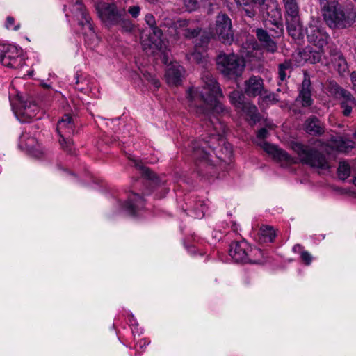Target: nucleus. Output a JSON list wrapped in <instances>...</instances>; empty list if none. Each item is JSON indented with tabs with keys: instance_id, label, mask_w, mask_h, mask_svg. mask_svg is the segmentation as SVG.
I'll list each match as a JSON object with an SVG mask.
<instances>
[{
	"instance_id": "obj_5",
	"label": "nucleus",
	"mask_w": 356,
	"mask_h": 356,
	"mask_svg": "<svg viewBox=\"0 0 356 356\" xmlns=\"http://www.w3.org/2000/svg\"><path fill=\"white\" fill-rule=\"evenodd\" d=\"M306 34L308 42L319 49H323L328 43L330 35L319 19H311L306 28Z\"/></svg>"
},
{
	"instance_id": "obj_2",
	"label": "nucleus",
	"mask_w": 356,
	"mask_h": 356,
	"mask_svg": "<svg viewBox=\"0 0 356 356\" xmlns=\"http://www.w3.org/2000/svg\"><path fill=\"white\" fill-rule=\"evenodd\" d=\"M320 8L326 24L331 29H346L354 22L355 15L335 0H319Z\"/></svg>"
},
{
	"instance_id": "obj_43",
	"label": "nucleus",
	"mask_w": 356,
	"mask_h": 356,
	"mask_svg": "<svg viewBox=\"0 0 356 356\" xmlns=\"http://www.w3.org/2000/svg\"><path fill=\"white\" fill-rule=\"evenodd\" d=\"M143 76L145 80L149 81L156 88L160 87V81L154 74L145 71L143 73Z\"/></svg>"
},
{
	"instance_id": "obj_41",
	"label": "nucleus",
	"mask_w": 356,
	"mask_h": 356,
	"mask_svg": "<svg viewBox=\"0 0 356 356\" xmlns=\"http://www.w3.org/2000/svg\"><path fill=\"white\" fill-rule=\"evenodd\" d=\"M260 233L266 240L272 242L275 238V232L272 227L263 226L260 229Z\"/></svg>"
},
{
	"instance_id": "obj_39",
	"label": "nucleus",
	"mask_w": 356,
	"mask_h": 356,
	"mask_svg": "<svg viewBox=\"0 0 356 356\" xmlns=\"http://www.w3.org/2000/svg\"><path fill=\"white\" fill-rule=\"evenodd\" d=\"M338 176L341 179L345 180L350 175V167L346 161H341L339 163L337 169Z\"/></svg>"
},
{
	"instance_id": "obj_33",
	"label": "nucleus",
	"mask_w": 356,
	"mask_h": 356,
	"mask_svg": "<svg viewBox=\"0 0 356 356\" xmlns=\"http://www.w3.org/2000/svg\"><path fill=\"white\" fill-rule=\"evenodd\" d=\"M250 2L244 3L243 11L244 15L248 17H254L258 11L261 12V2L257 3V1H249Z\"/></svg>"
},
{
	"instance_id": "obj_53",
	"label": "nucleus",
	"mask_w": 356,
	"mask_h": 356,
	"mask_svg": "<svg viewBox=\"0 0 356 356\" xmlns=\"http://www.w3.org/2000/svg\"><path fill=\"white\" fill-rule=\"evenodd\" d=\"M204 215V208L198 210H194V217L195 218H201Z\"/></svg>"
},
{
	"instance_id": "obj_10",
	"label": "nucleus",
	"mask_w": 356,
	"mask_h": 356,
	"mask_svg": "<svg viewBox=\"0 0 356 356\" xmlns=\"http://www.w3.org/2000/svg\"><path fill=\"white\" fill-rule=\"evenodd\" d=\"M316 146L325 149L329 153L327 147L339 152L346 153L355 147V142L342 136H332L328 143H325L320 140H316Z\"/></svg>"
},
{
	"instance_id": "obj_6",
	"label": "nucleus",
	"mask_w": 356,
	"mask_h": 356,
	"mask_svg": "<svg viewBox=\"0 0 356 356\" xmlns=\"http://www.w3.org/2000/svg\"><path fill=\"white\" fill-rule=\"evenodd\" d=\"M94 6L99 17L108 26H115L124 14V10H120L115 3L98 0Z\"/></svg>"
},
{
	"instance_id": "obj_38",
	"label": "nucleus",
	"mask_w": 356,
	"mask_h": 356,
	"mask_svg": "<svg viewBox=\"0 0 356 356\" xmlns=\"http://www.w3.org/2000/svg\"><path fill=\"white\" fill-rule=\"evenodd\" d=\"M244 95L238 90H233L229 94L231 103L238 109L245 103L243 101Z\"/></svg>"
},
{
	"instance_id": "obj_3",
	"label": "nucleus",
	"mask_w": 356,
	"mask_h": 356,
	"mask_svg": "<svg viewBox=\"0 0 356 356\" xmlns=\"http://www.w3.org/2000/svg\"><path fill=\"white\" fill-rule=\"evenodd\" d=\"M292 148L296 152L300 161L302 163L312 168L323 170L330 168L325 156L314 148L299 143L293 144Z\"/></svg>"
},
{
	"instance_id": "obj_8",
	"label": "nucleus",
	"mask_w": 356,
	"mask_h": 356,
	"mask_svg": "<svg viewBox=\"0 0 356 356\" xmlns=\"http://www.w3.org/2000/svg\"><path fill=\"white\" fill-rule=\"evenodd\" d=\"M261 13L266 23L275 26L282 31V13L275 1L268 0L261 3Z\"/></svg>"
},
{
	"instance_id": "obj_7",
	"label": "nucleus",
	"mask_w": 356,
	"mask_h": 356,
	"mask_svg": "<svg viewBox=\"0 0 356 356\" xmlns=\"http://www.w3.org/2000/svg\"><path fill=\"white\" fill-rule=\"evenodd\" d=\"M0 63L8 67H21L23 65L21 49L10 44H0Z\"/></svg>"
},
{
	"instance_id": "obj_59",
	"label": "nucleus",
	"mask_w": 356,
	"mask_h": 356,
	"mask_svg": "<svg viewBox=\"0 0 356 356\" xmlns=\"http://www.w3.org/2000/svg\"><path fill=\"white\" fill-rule=\"evenodd\" d=\"M354 138L356 140V132L354 134Z\"/></svg>"
},
{
	"instance_id": "obj_28",
	"label": "nucleus",
	"mask_w": 356,
	"mask_h": 356,
	"mask_svg": "<svg viewBox=\"0 0 356 356\" xmlns=\"http://www.w3.org/2000/svg\"><path fill=\"white\" fill-rule=\"evenodd\" d=\"M191 148L195 159L200 161H207L209 160V154L205 151L204 147L202 146L200 141L195 140L192 142Z\"/></svg>"
},
{
	"instance_id": "obj_48",
	"label": "nucleus",
	"mask_w": 356,
	"mask_h": 356,
	"mask_svg": "<svg viewBox=\"0 0 356 356\" xmlns=\"http://www.w3.org/2000/svg\"><path fill=\"white\" fill-rule=\"evenodd\" d=\"M300 254H301V259H302V261L306 265H309L312 260V257L310 254V253H309L307 251H302Z\"/></svg>"
},
{
	"instance_id": "obj_15",
	"label": "nucleus",
	"mask_w": 356,
	"mask_h": 356,
	"mask_svg": "<svg viewBox=\"0 0 356 356\" xmlns=\"http://www.w3.org/2000/svg\"><path fill=\"white\" fill-rule=\"evenodd\" d=\"M184 36L189 40L195 39L194 41L195 47L203 46L207 44L210 40V37L207 33L202 31L199 26H193V22L190 20V24L186 27H182Z\"/></svg>"
},
{
	"instance_id": "obj_14",
	"label": "nucleus",
	"mask_w": 356,
	"mask_h": 356,
	"mask_svg": "<svg viewBox=\"0 0 356 356\" xmlns=\"http://www.w3.org/2000/svg\"><path fill=\"white\" fill-rule=\"evenodd\" d=\"M48 105L49 102L43 100L40 102V106L31 100L22 102L18 111L20 120L22 122H26L29 120L35 118L39 112V107H46Z\"/></svg>"
},
{
	"instance_id": "obj_4",
	"label": "nucleus",
	"mask_w": 356,
	"mask_h": 356,
	"mask_svg": "<svg viewBox=\"0 0 356 356\" xmlns=\"http://www.w3.org/2000/svg\"><path fill=\"white\" fill-rule=\"evenodd\" d=\"M216 65L218 70L225 76H241L244 67L245 61L234 54H220L216 58Z\"/></svg>"
},
{
	"instance_id": "obj_36",
	"label": "nucleus",
	"mask_w": 356,
	"mask_h": 356,
	"mask_svg": "<svg viewBox=\"0 0 356 356\" xmlns=\"http://www.w3.org/2000/svg\"><path fill=\"white\" fill-rule=\"evenodd\" d=\"M261 257H263V252L261 250L250 246V250H248V252L247 263H261L262 261L261 259Z\"/></svg>"
},
{
	"instance_id": "obj_55",
	"label": "nucleus",
	"mask_w": 356,
	"mask_h": 356,
	"mask_svg": "<svg viewBox=\"0 0 356 356\" xmlns=\"http://www.w3.org/2000/svg\"><path fill=\"white\" fill-rule=\"evenodd\" d=\"M293 251L294 252H302V246L300 244H296L293 247Z\"/></svg>"
},
{
	"instance_id": "obj_50",
	"label": "nucleus",
	"mask_w": 356,
	"mask_h": 356,
	"mask_svg": "<svg viewBox=\"0 0 356 356\" xmlns=\"http://www.w3.org/2000/svg\"><path fill=\"white\" fill-rule=\"evenodd\" d=\"M262 96L265 99H267L272 102H277L279 101L277 95L275 93H268V92L266 91V92L264 93Z\"/></svg>"
},
{
	"instance_id": "obj_46",
	"label": "nucleus",
	"mask_w": 356,
	"mask_h": 356,
	"mask_svg": "<svg viewBox=\"0 0 356 356\" xmlns=\"http://www.w3.org/2000/svg\"><path fill=\"white\" fill-rule=\"evenodd\" d=\"M145 21L146 24L149 26L150 29L156 26L155 17L151 13H147L145 15Z\"/></svg>"
},
{
	"instance_id": "obj_21",
	"label": "nucleus",
	"mask_w": 356,
	"mask_h": 356,
	"mask_svg": "<svg viewBox=\"0 0 356 356\" xmlns=\"http://www.w3.org/2000/svg\"><path fill=\"white\" fill-rule=\"evenodd\" d=\"M257 38L260 42L262 47L268 52L273 54L277 51V46L276 42L269 35L268 33L263 29L255 30Z\"/></svg>"
},
{
	"instance_id": "obj_42",
	"label": "nucleus",
	"mask_w": 356,
	"mask_h": 356,
	"mask_svg": "<svg viewBox=\"0 0 356 356\" xmlns=\"http://www.w3.org/2000/svg\"><path fill=\"white\" fill-rule=\"evenodd\" d=\"M186 58L190 62L197 63H202L204 59L203 55L196 50L192 53L188 54Z\"/></svg>"
},
{
	"instance_id": "obj_34",
	"label": "nucleus",
	"mask_w": 356,
	"mask_h": 356,
	"mask_svg": "<svg viewBox=\"0 0 356 356\" xmlns=\"http://www.w3.org/2000/svg\"><path fill=\"white\" fill-rule=\"evenodd\" d=\"M286 13V18L298 17L299 9L296 0H283Z\"/></svg>"
},
{
	"instance_id": "obj_49",
	"label": "nucleus",
	"mask_w": 356,
	"mask_h": 356,
	"mask_svg": "<svg viewBox=\"0 0 356 356\" xmlns=\"http://www.w3.org/2000/svg\"><path fill=\"white\" fill-rule=\"evenodd\" d=\"M293 65L291 60H285L284 63L279 64L278 68L281 70L291 71L292 70Z\"/></svg>"
},
{
	"instance_id": "obj_29",
	"label": "nucleus",
	"mask_w": 356,
	"mask_h": 356,
	"mask_svg": "<svg viewBox=\"0 0 356 356\" xmlns=\"http://www.w3.org/2000/svg\"><path fill=\"white\" fill-rule=\"evenodd\" d=\"M238 109L245 114L248 119L252 121L253 124L259 121V116L257 112V108L254 104L245 102Z\"/></svg>"
},
{
	"instance_id": "obj_57",
	"label": "nucleus",
	"mask_w": 356,
	"mask_h": 356,
	"mask_svg": "<svg viewBox=\"0 0 356 356\" xmlns=\"http://www.w3.org/2000/svg\"><path fill=\"white\" fill-rule=\"evenodd\" d=\"M228 146H229V144L227 145V146L226 147V149L228 151L229 154H230L232 152H231L230 148Z\"/></svg>"
},
{
	"instance_id": "obj_18",
	"label": "nucleus",
	"mask_w": 356,
	"mask_h": 356,
	"mask_svg": "<svg viewBox=\"0 0 356 356\" xmlns=\"http://www.w3.org/2000/svg\"><path fill=\"white\" fill-rule=\"evenodd\" d=\"M184 69L178 63H171L165 70V79L171 86H177L182 81Z\"/></svg>"
},
{
	"instance_id": "obj_56",
	"label": "nucleus",
	"mask_w": 356,
	"mask_h": 356,
	"mask_svg": "<svg viewBox=\"0 0 356 356\" xmlns=\"http://www.w3.org/2000/svg\"><path fill=\"white\" fill-rule=\"evenodd\" d=\"M161 59L162 60L163 63L166 64L169 60H170V58H168V55L165 53H164L162 56V57L161 58Z\"/></svg>"
},
{
	"instance_id": "obj_23",
	"label": "nucleus",
	"mask_w": 356,
	"mask_h": 356,
	"mask_svg": "<svg viewBox=\"0 0 356 356\" xmlns=\"http://www.w3.org/2000/svg\"><path fill=\"white\" fill-rule=\"evenodd\" d=\"M287 31L294 40H301L304 37V32L300 17L286 18Z\"/></svg>"
},
{
	"instance_id": "obj_52",
	"label": "nucleus",
	"mask_w": 356,
	"mask_h": 356,
	"mask_svg": "<svg viewBox=\"0 0 356 356\" xmlns=\"http://www.w3.org/2000/svg\"><path fill=\"white\" fill-rule=\"evenodd\" d=\"M350 81H351V83L353 86L352 88L356 92V72L353 71L350 74Z\"/></svg>"
},
{
	"instance_id": "obj_13",
	"label": "nucleus",
	"mask_w": 356,
	"mask_h": 356,
	"mask_svg": "<svg viewBox=\"0 0 356 356\" xmlns=\"http://www.w3.org/2000/svg\"><path fill=\"white\" fill-rule=\"evenodd\" d=\"M71 11L74 16L79 21V24L83 29H88L91 35H95L94 28L90 22L91 18L86 10L81 0H76L72 5Z\"/></svg>"
},
{
	"instance_id": "obj_25",
	"label": "nucleus",
	"mask_w": 356,
	"mask_h": 356,
	"mask_svg": "<svg viewBox=\"0 0 356 356\" xmlns=\"http://www.w3.org/2000/svg\"><path fill=\"white\" fill-rule=\"evenodd\" d=\"M247 47L243 46L241 49V54L244 61L247 60L248 61L259 60L261 59V54L259 49L256 48L258 46L257 42L250 44H246Z\"/></svg>"
},
{
	"instance_id": "obj_40",
	"label": "nucleus",
	"mask_w": 356,
	"mask_h": 356,
	"mask_svg": "<svg viewBox=\"0 0 356 356\" xmlns=\"http://www.w3.org/2000/svg\"><path fill=\"white\" fill-rule=\"evenodd\" d=\"M59 144L61 148L69 154H73L74 151V147L73 141L70 137L59 139Z\"/></svg>"
},
{
	"instance_id": "obj_19",
	"label": "nucleus",
	"mask_w": 356,
	"mask_h": 356,
	"mask_svg": "<svg viewBox=\"0 0 356 356\" xmlns=\"http://www.w3.org/2000/svg\"><path fill=\"white\" fill-rule=\"evenodd\" d=\"M190 20L186 19H172L170 17H164L161 22L160 26L167 31L170 35H177V30L182 27H186L189 25Z\"/></svg>"
},
{
	"instance_id": "obj_17",
	"label": "nucleus",
	"mask_w": 356,
	"mask_h": 356,
	"mask_svg": "<svg viewBox=\"0 0 356 356\" xmlns=\"http://www.w3.org/2000/svg\"><path fill=\"white\" fill-rule=\"evenodd\" d=\"M19 146L34 157L40 158L42 155L38 141L27 133H23L20 136Z\"/></svg>"
},
{
	"instance_id": "obj_60",
	"label": "nucleus",
	"mask_w": 356,
	"mask_h": 356,
	"mask_svg": "<svg viewBox=\"0 0 356 356\" xmlns=\"http://www.w3.org/2000/svg\"><path fill=\"white\" fill-rule=\"evenodd\" d=\"M356 1V0H355Z\"/></svg>"
},
{
	"instance_id": "obj_24",
	"label": "nucleus",
	"mask_w": 356,
	"mask_h": 356,
	"mask_svg": "<svg viewBox=\"0 0 356 356\" xmlns=\"http://www.w3.org/2000/svg\"><path fill=\"white\" fill-rule=\"evenodd\" d=\"M143 199L138 194L132 193L122 207L128 214L134 216L138 209L143 207Z\"/></svg>"
},
{
	"instance_id": "obj_22",
	"label": "nucleus",
	"mask_w": 356,
	"mask_h": 356,
	"mask_svg": "<svg viewBox=\"0 0 356 356\" xmlns=\"http://www.w3.org/2000/svg\"><path fill=\"white\" fill-rule=\"evenodd\" d=\"M298 98L301 100L302 106H310L313 103L312 98L311 81L307 76H305L299 90Z\"/></svg>"
},
{
	"instance_id": "obj_47",
	"label": "nucleus",
	"mask_w": 356,
	"mask_h": 356,
	"mask_svg": "<svg viewBox=\"0 0 356 356\" xmlns=\"http://www.w3.org/2000/svg\"><path fill=\"white\" fill-rule=\"evenodd\" d=\"M14 23H15V19L13 17L8 16L6 18V22L5 26L6 27V29H13L15 31H17L19 29V24L16 25L14 27H13V26L14 25Z\"/></svg>"
},
{
	"instance_id": "obj_35",
	"label": "nucleus",
	"mask_w": 356,
	"mask_h": 356,
	"mask_svg": "<svg viewBox=\"0 0 356 356\" xmlns=\"http://www.w3.org/2000/svg\"><path fill=\"white\" fill-rule=\"evenodd\" d=\"M134 163L135 166L140 170L141 174L144 177H145L149 180H152L154 183H155L156 184H159V179L157 177V176L156 175V174L154 172L150 170V169L149 168L144 166L141 163V162L136 161V160H134Z\"/></svg>"
},
{
	"instance_id": "obj_27",
	"label": "nucleus",
	"mask_w": 356,
	"mask_h": 356,
	"mask_svg": "<svg viewBox=\"0 0 356 356\" xmlns=\"http://www.w3.org/2000/svg\"><path fill=\"white\" fill-rule=\"evenodd\" d=\"M339 105L341 113L346 117H350L353 110L356 108V99L350 92L348 95L339 100Z\"/></svg>"
},
{
	"instance_id": "obj_20",
	"label": "nucleus",
	"mask_w": 356,
	"mask_h": 356,
	"mask_svg": "<svg viewBox=\"0 0 356 356\" xmlns=\"http://www.w3.org/2000/svg\"><path fill=\"white\" fill-rule=\"evenodd\" d=\"M56 131L60 138L70 137L74 132V123L72 117L65 114L57 124Z\"/></svg>"
},
{
	"instance_id": "obj_1",
	"label": "nucleus",
	"mask_w": 356,
	"mask_h": 356,
	"mask_svg": "<svg viewBox=\"0 0 356 356\" xmlns=\"http://www.w3.org/2000/svg\"><path fill=\"white\" fill-rule=\"evenodd\" d=\"M203 86L200 88H191L188 91L189 106L195 108L196 113L202 115V120L208 132L209 140L203 138L204 143L213 147L215 142L222 140L226 126L216 115L223 113L225 107L218 101L222 97V92L211 73L205 71L202 73Z\"/></svg>"
},
{
	"instance_id": "obj_31",
	"label": "nucleus",
	"mask_w": 356,
	"mask_h": 356,
	"mask_svg": "<svg viewBox=\"0 0 356 356\" xmlns=\"http://www.w3.org/2000/svg\"><path fill=\"white\" fill-rule=\"evenodd\" d=\"M162 35L163 31L158 26L151 29L149 33V42L159 50H161L163 47Z\"/></svg>"
},
{
	"instance_id": "obj_54",
	"label": "nucleus",
	"mask_w": 356,
	"mask_h": 356,
	"mask_svg": "<svg viewBox=\"0 0 356 356\" xmlns=\"http://www.w3.org/2000/svg\"><path fill=\"white\" fill-rule=\"evenodd\" d=\"M278 75L280 80L283 81L286 79L287 76L286 71L281 70V69L278 68Z\"/></svg>"
},
{
	"instance_id": "obj_58",
	"label": "nucleus",
	"mask_w": 356,
	"mask_h": 356,
	"mask_svg": "<svg viewBox=\"0 0 356 356\" xmlns=\"http://www.w3.org/2000/svg\"><path fill=\"white\" fill-rule=\"evenodd\" d=\"M353 184L356 186V175L355 176L353 179Z\"/></svg>"
},
{
	"instance_id": "obj_26",
	"label": "nucleus",
	"mask_w": 356,
	"mask_h": 356,
	"mask_svg": "<svg viewBox=\"0 0 356 356\" xmlns=\"http://www.w3.org/2000/svg\"><path fill=\"white\" fill-rule=\"evenodd\" d=\"M305 130L310 135L320 136L324 132V126L318 118L312 116L305 121Z\"/></svg>"
},
{
	"instance_id": "obj_16",
	"label": "nucleus",
	"mask_w": 356,
	"mask_h": 356,
	"mask_svg": "<svg viewBox=\"0 0 356 356\" xmlns=\"http://www.w3.org/2000/svg\"><path fill=\"white\" fill-rule=\"evenodd\" d=\"M250 245L245 241L233 242L230 245L229 255L236 263H247Z\"/></svg>"
},
{
	"instance_id": "obj_12",
	"label": "nucleus",
	"mask_w": 356,
	"mask_h": 356,
	"mask_svg": "<svg viewBox=\"0 0 356 356\" xmlns=\"http://www.w3.org/2000/svg\"><path fill=\"white\" fill-rule=\"evenodd\" d=\"M243 92L250 98L263 95L266 92L263 79L255 75L249 77L244 81Z\"/></svg>"
},
{
	"instance_id": "obj_44",
	"label": "nucleus",
	"mask_w": 356,
	"mask_h": 356,
	"mask_svg": "<svg viewBox=\"0 0 356 356\" xmlns=\"http://www.w3.org/2000/svg\"><path fill=\"white\" fill-rule=\"evenodd\" d=\"M141 8L138 5L131 6L127 9V13L132 18L136 19L140 13Z\"/></svg>"
},
{
	"instance_id": "obj_51",
	"label": "nucleus",
	"mask_w": 356,
	"mask_h": 356,
	"mask_svg": "<svg viewBox=\"0 0 356 356\" xmlns=\"http://www.w3.org/2000/svg\"><path fill=\"white\" fill-rule=\"evenodd\" d=\"M339 70L341 72L346 71L347 68L346 61L343 56L339 57Z\"/></svg>"
},
{
	"instance_id": "obj_30",
	"label": "nucleus",
	"mask_w": 356,
	"mask_h": 356,
	"mask_svg": "<svg viewBox=\"0 0 356 356\" xmlns=\"http://www.w3.org/2000/svg\"><path fill=\"white\" fill-rule=\"evenodd\" d=\"M328 92L335 99L340 100L350 92L341 87L337 82L332 81L327 86Z\"/></svg>"
},
{
	"instance_id": "obj_9",
	"label": "nucleus",
	"mask_w": 356,
	"mask_h": 356,
	"mask_svg": "<svg viewBox=\"0 0 356 356\" xmlns=\"http://www.w3.org/2000/svg\"><path fill=\"white\" fill-rule=\"evenodd\" d=\"M268 136V131L266 129L262 128L259 129L257 132V140H261V142H257V143L261 146L263 149L268 153V154L272 155L273 159L280 161H286L290 162L291 160V156L287 154L286 152L277 148L276 146L269 144L265 141L264 139L266 138Z\"/></svg>"
},
{
	"instance_id": "obj_32",
	"label": "nucleus",
	"mask_w": 356,
	"mask_h": 356,
	"mask_svg": "<svg viewBox=\"0 0 356 356\" xmlns=\"http://www.w3.org/2000/svg\"><path fill=\"white\" fill-rule=\"evenodd\" d=\"M323 53V49H319V51L305 49L300 52V54L301 58L305 61H308L311 63H316L321 60Z\"/></svg>"
},
{
	"instance_id": "obj_37",
	"label": "nucleus",
	"mask_w": 356,
	"mask_h": 356,
	"mask_svg": "<svg viewBox=\"0 0 356 356\" xmlns=\"http://www.w3.org/2000/svg\"><path fill=\"white\" fill-rule=\"evenodd\" d=\"M115 26H118L121 31L124 33H131L134 29L132 22L129 18L125 17L124 14Z\"/></svg>"
},
{
	"instance_id": "obj_11",
	"label": "nucleus",
	"mask_w": 356,
	"mask_h": 356,
	"mask_svg": "<svg viewBox=\"0 0 356 356\" xmlns=\"http://www.w3.org/2000/svg\"><path fill=\"white\" fill-rule=\"evenodd\" d=\"M215 30L219 40L225 44L232 43L234 38L232 22L226 14L220 13L217 15Z\"/></svg>"
},
{
	"instance_id": "obj_45",
	"label": "nucleus",
	"mask_w": 356,
	"mask_h": 356,
	"mask_svg": "<svg viewBox=\"0 0 356 356\" xmlns=\"http://www.w3.org/2000/svg\"><path fill=\"white\" fill-rule=\"evenodd\" d=\"M184 3L188 11L191 12L198 7L197 0H184Z\"/></svg>"
}]
</instances>
